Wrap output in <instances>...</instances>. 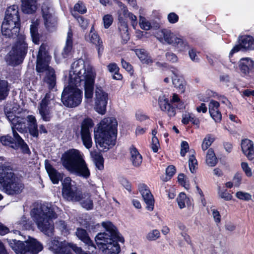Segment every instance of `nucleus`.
I'll use <instances>...</instances> for the list:
<instances>
[{
	"label": "nucleus",
	"instance_id": "nucleus-48",
	"mask_svg": "<svg viewBox=\"0 0 254 254\" xmlns=\"http://www.w3.org/2000/svg\"><path fill=\"white\" fill-rule=\"evenodd\" d=\"M74 10L81 14H84L87 11V8L84 3L81 1H78L74 6Z\"/></svg>",
	"mask_w": 254,
	"mask_h": 254
},
{
	"label": "nucleus",
	"instance_id": "nucleus-36",
	"mask_svg": "<svg viewBox=\"0 0 254 254\" xmlns=\"http://www.w3.org/2000/svg\"><path fill=\"white\" fill-rule=\"evenodd\" d=\"M80 201L82 206L86 210H92L93 208V200L89 193L83 194V198Z\"/></svg>",
	"mask_w": 254,
	"mask_h": 254
},
{
	"label": "nucleus",
	"instance_id": "nucleus-37",
	"mask_svg": "<svg viewBox=\"0 0 254 254\" xmlns=\"http://www.w3.org/2000/svg\"><path fill=\"white\" fill-rule=\"evenodd\" d=\"M218 160L213 149L209 148L206 156V163L211 167L215 166L217 163Z\"/></svg>",
	"mask_w": 254,
	"mask_h": 254
},
{
	"label": "nucleus",
	"instance_id": "nucleus-35",
	"mask_svg": "<svg viewBox=\"0 0 254 254\" xmlns=\"http://www.w3.org/2000/svg\"><path fill=\"white\" fill-rule=\"evenodd\" d=\"M8 83L6 80L0 79V100L5 99L9 94Z\"/></svg>",
	"mask_w": 254,
	"mask_h": 254
},
{
	"label": "nucleus",
	"instance_id": "nucleus-7",
	"mask_svg": "<svg viewBox=\"0 0 254 254\" xmlns=\"http://www.w3.org/2000/svg\"><path fill=\"white\" fill-rule=\"evenodd\" d=\"M21 19L19 6L13 4L8 6L1 26V31L4 37L16 36L20 31Z\"/></svg>",
	"mask_w": 254,
	"mask_h": 254
},
{
	"label": "nucleus",
	"instance_id": "nucleus-17",
	"mask_svg": "<svg viewBox=\"0 0 254 254\" xmlns=\"http://www.w3.org/2000/svg\"><path fill=\"white\" fill-rule=\"evenodd\" d=\"M241 75L246 78L254 76V61L250 58H241L238 62Z\"/></svg>",
	"mask_w": 254,
	"mask_h": 254
},
{
	"label": "nucleus",
	"instance_id": "nucleus-19",
	"mask_svg": "<svg viewBox=\"0 0 254 254\" xmlns=\"http://www.w3.org/2000/svg\"><path fill=\"white\" fill-rule=\"evenodd\" d=\"M139 190L147 205L146 208L149 211H152L154 209V199L148 187L143 184L139 186Z\"/></svg>",
	"mask_w": 254,
	"mask_h": 254
},
{
	"label": "nucleus",
	"instance_id": "nucleus-64",
	"mask_svg": "<svg viewBox=\"0 0 254 254\" xmlns=\"http://www.w3.org/2000/svg\"><path fill=\"white\" fill-rule=\"evenodd\" d=\"M242 181V175L241 173L237 172L235 174L233 178V182L235 186L239 187L241 184Z\"/></svg>",
	"mask_w": 254,
	"mask_h": 254
},
{
	"label": "nucleus",
	"instance_id": "nucleus-3",
	"mask_svg": "<svg viewBox=\"0 0 254 254\" xmlns=\"http://www.w3.org/2000/svg\"><path fill=\"white\" fill-rule=\"evenodd\" d=\"M118 122L113 117L104 118L94 129V140L97 147L104 152L115 145Z\"/></svg>",
	"mask_w": 254,
	"mask_h": 254
},
{
	"label": "nucleus",
	"instance_id": "nucleus-61",
	"mask_svg": "<svg viewBox=\"0 0 254 254\" xmlns=\"http://www.w3.org/2000/svg\"><path fill=\"white\" fill-rule=\"evenodd\" d=\"M189 55L190 58V59L195 62H198L199 61V58L196 55V51L195 49L192 48L190 49L189 51Z\"/></svg>",
	"mask_w": 254,
	"mask_h": 254
},
{
	"label": "nucleus",
	"instance_id": "nucleus-24",
	"mask_svg": "<svg viewBox=\"0 0 254 254\" xmlns=\"http://www.w3.org/2000/svg\"><path fill=\"white\" fill-rule=\"evenodd\" d=\"M241 148L243 153L249 159L254 158V146L252 140L247 138L243 139L241 141Z\"/></svg>",
	"mask_w": 254,
	"mask_h": 254
},
{
	"label": "nucleus",
	"instance_id": "nucleus-18",
	"mask_svg": "<svg viewBox=\"0 0 254 254\" xmlns=\"http://www.w3.org/2000/svg\"><path fill=\"white\" fill-rule=\"evenodd\" d=\"M72 71H70L69 74V80L70 79V77L72 78L73 80L76 78L79 77L80 79V82L82 79L83 78V76L85 74L84 70H87V68H85L84 61L82 59H79L74 61L71 65ZM91 67H89L90 68Z\"/></svg>",
	"mask_w": 254,
	"mask_h": 254
},
{
	"label": "nucleus",
	"instance_id": "nucleus-54",
	"mask_svg": "<svg viewBox=\"0 0 254 254\" xmlns=\"http://www.w3.org/2000/svg\"><path fill=\"white\" fill-rule=\"evenodd\" d=\"M218 193L219 196L226 201L231 200L233 198L232 195L228 192L226 189L224 190L219 191Z\"/></svg>",
	"mask_w": 254,
	"mask_h": 254
},
{
	"label": "nucleus",
	"instance_id": "nucleus-55",
	"mask_svg": "<svg viewBox=\"0 0 254 254\" xmlns=\"http://www.w3.org/2000/svg\"><path fill=\"white\" fill-rule=\"evenodd\" d=\"M241 167L247 177H251L252 176V169L247 162H242Z\"/></svg>",
	"mask_w": 254,
	"mask_h": 254
},
{
	"label": "nucleus",
	"instance_id": "nucleus-43",
	"mask_svg": "<svg viewBox=\"0 0 254 254\" xmlns=\"http://www.w3.org/2000/svg\"><path fill=\"white\" fill-rule=\"evenodd\" d=\"M139 24L142 29L148 30L151 28L150 23L147 21L146 18L142 16H139Z\"/></svg>",
	"mask_w": 254,
	"mask_h": 254
},
{
	"label": "nucleus",
	"instance_id": "nucleus-39",
	"mask_svg": "<svg viewBox=\"0 0 254 254\" xmlns=\"http://www.w3.org/2000/svg\"><path fill=\"white\" fill-rule=\"evenodd\" d=\"M70 248L76 254H96V252H95L96 250L90 249L88 251H84L81 247H77L75 244H71Z\"/></svg>",
	"mask_w": 254,
	"mask_h": 254
},
{
	"label": "nucleus",
	"instance_id": "nucleus-40",
	"mask_svg": "<svg viewBox=\"0 0 254 254\" xmlns=\"http://www.w3.org/2000/svg\"><path fill=\"white\" fill-rule=\"evenodd\" d=\"M214 138L211 137V134H207L203 139L201 144V148L203 151L207 150L214 141Z\"/></svg>",
	"mask_w": 254,
	"mask_h": 254
},
{
	"label": "nucleus",
	"instance_id": "nucleus-51",
	"mask_svg": "<svg viewBox=\"0 0 254 254\" xmlns=\"http://www.w3.org/2000/svg\"><path fill=\"white\" fill-rule=\"evenodd\" d=\"M187 198L185 192H181L177 198L178 204L181 209L185 207V199Z\"/></svg>",
	"mask_w": 254,
	"mask_h": 254
},
{
	"label": "nucleus",
	"instance_id": "nucleus-57",
	"mask_svg": "<svg viewBox=\"0 0 254 254\" xmlns=\"http://www.w3.org/2000/svg\"><path fill=\"white\" fill-rule=\"evenodd\" d=\"M159 146L160 144L158 138L157 137H152L151 149L154 153L158 152Z\"/></svg>",
	"mask_w": 254,
	"mask_h": 254
},
{
	"label": "nucleus",
	"instance_id": "nucleus-23",
	"mask_svg": "<svg viewBox=\"0 0 254 254\" xmlns=\"http://www.w3.org/2000/svg\"><path fill=\"white\" fill-rule=\"evenodd\" d=\"M219 103L214 100H212L209 104V113L216 123H220L222 120V115L219 110Z\"/></svg>",
	"mask_w": 254,
	"mask_h": 254
},
{
	"label": "nucleus",
	"instance_id": "nucleus-10",
	"mask_svg": "<svg viewBox=\"0 0 254 254\" xmlns=\"http://www.w3.org/2000/svg\"><path fill=\"white\" fill-rule=\"evenodd\" d=\"M6 37L17 38L9 53V64L14 65L21 64L25 59L28 51V44L25 41V36L19 31L16 36Z\"/></svg>",
	"mask_w": 254,
	"mask_h": 254
},
{
	"label": "nucleus",
	"instance_id": "nucleus-29",
	"mask_svg": "<svg viewBox=\"0 0 254 254\" xmlns=\"http://www.w3.org/2000/svg\"><path fill=\"white\" fill-rule=\"evenodd\" d=\"M158 34L160 36L159 38L160 41L164 40L166 43L171 45H173L174 40L176 37L170 30L166 29L161 30L160 33Z\"/></svg>",
	"mask_w": 254,
	"mask_h": 254
},
{
	"label": "nucleus",
	"instance_id": "nucleus-2",
	"mask_svg": "<svg viewBox=\"0 0 254 254\" xmlns=\"http://www.w3.org/2000/svg\"><path fill=\"white\" fill-rule=\"evenodd\" d=\"M102 225L106 232L99 233L95 238L99 250L104 254H119L121 252L119 242L124 244V238L111 222H103Z\"/></svg>",
	"mask_w": 254,
	"mask_h": 254
},
{
	"label": "nucleus",
	"instance_id": "nucleus-41",
	"mask_svg": "<svg viewBox=\"0 0 254 254\" xmlns=\"http://www.w3.org/2000/svg\"><path fill=\"white\" fill-rule=\"evenodd\" d=\"M19 224L22 226L23 229L30 230L32 228L33 223L29 219L23 216L19 221Z\"/></svg>",
	"mask_w": 254,
	"mask_h": 254
},
{
	"label": "nucleus",
	"instance_id": "nucleus-27",
	"mask_svg": "<svg viewBox=\"0 0 254 254\" xmlns=\"http://www.w3.org/2000/svg\"><path fill=\"white\" fill-rule=\"evenodd\" d=\"M38 0H21V10L24 13L32 14L36 10Z\"/></svg>",
	"mask_w": 254,
	"mask_h": 254
},
{
	"label": "nucleus",
	"instance_id": "nucleus-53",
	"mask_svg": "<svg viewBox=\"0 0 254 254\" xmlns=\"http://www.w3.org/2000/svg\"><path fill=\"white\" fill-rule=\"evenodd\" d=\"M29 133L31 136L33 137L38 138L39 136V130L38 129V125L34 126H28V127Z\"/></svg>",
	"mask_w": 254,
	"mask_h": 254
},
{
	"label": "nucleus",
	"instance_id": "nucleus-44",
	"mask_svg": "<svg viewBox=\"0 0 254 254\" xmlns=\"http://www.w3.org/2000/svg\"><path fill=\"white\" fill-rule=\"evenodd\" d=\"M70 244H69L68 245H66L63 243H62L59 251L57 252V254H72Z\"/></svg>",
	"mask_w": 254,
	"mask_h": 254
},
{
	"label": "nucleus",
	"instance_id": "nucleus-62",
	"mask_svg": "<svg viewBox=\"0 0 254 254\" xmlns=\"http://www.w3.org/2000/svg\"><path fill=\"white\" fill-rule=\"evenodd\" d=\"M176 171V168L173 165L169 166L166 169V173L167 176L170 179L175 174Z\"/></svg>",
	"mask_w": 254,
	"mask_h": 254
},
{
	"label": "nucleus",
	"instance_id": "nucleus-26",
	"mask_svg": "<svg viewBox=\"0 0 254 254\" xmlns=\"http://www.w3.org/2000/svg\"><path fill=\"white\" fill-rule=\"evenodd\" d=\"M89 41L96 46L98 57L100 58L104 49L102 40L97 33L89 34Z\"/></svg>",
	"mask_w": 254,
	"mask_h": 254
},
{
	"label": "nucleus",
	"instance_id": "nucleus-13",
	"mask_svg": "<svg viewBox=\"0 0 254 254\" xmlns=\"http://www.w3.org/2000/svg\"><path fill=\"white\" fill-rule=\"evenodd\" d=\"M82 159L78 150L70 149L62 155L61 161L63 166L70 172Z\"/></svg>",
	"mask_w": 254,
	"mask_h": 254
},
{
	"label": "nucleus",
	"instance_id": "nucleus-60",
	"mask_svg": "<svg viewBox=\"0 0 254 254\" xmlns=\"http://www.w3.org/2000/svg\"><path fill=\"white\" fill-rule=\"evenodd\" d=\"M135 117L136 120L140 122H142L149 119V117L148 116L143 114V113L141 111H138L136 112Z\"/></svg>",
	"mask_w": 254,
	"mask_h": 254
},
{
	"label": "nucleus",
	"instance_id": "nucleus-47",
	"mask_svg": "<svg viewBox=\"0 0 254 254\" xmlns=\"http://www.w3.org/2000/svg\"><path fill=\"white\" fill-rule=\"evenodd\" d=\"M74 16L77 19L80 27L83 29H86L89 24V20L85 18L83 16L79 15H74Z\"/></svg>",
	"mask_w": 254,
	"mask_h": 254
},
{
	"label": "nucleus",
	"instance_id": "nucleus-14",
	"mask_svg": "<svg viewBox=\"0 0 254 254\" xmlns=\"http://www.w3.org/2000/svg\"><path fill=\"white\" fill-rule=\"evenodd\" d=\"M85 74L82 81H84V97L86 99L91 100L93 98L95 80L96 74L92 67L88 68L87 70H84Z\"/></svg>",
	"mask_w": 254,
	"mask_h": 254
},
{
	"label": "nucleus",
	"instance_id": "nucleus-16",
	"mask_svg": "<svg viewBox=\"0 0 254 254\" xmlns=\"http://www.w3.org/2000/svg\"><path fill=\"white\" fill-rule=\"evenodd\" d=\"M95 93V109L99 114L104 115L106 112L108 94L101 86L96 87Z\"/></svg>",
	"mask_w": 254,
	"mask_h": 254
},
{
	"label": "nucleus",
	"instance_id": "nucleus-28",
	"mask_svg": "<svg viewBox=\"0 0 254 254\" xmlns=\"http://www.w3.org/2000/svg\"><path fill=\"white\" fill-rule=\"evenodd\" d=\"M238 42L244 49L252 50L254 49V38L251 35L240 36Z\"/></svg>",
	"mask_w": 254,
	"mask_h": 254
},
{
	"label": "nucleus",
	"instance_id": "nucleus-20",
	"mask_svg": "<svg viewBox=\"0 0 254 254\" xmlns=\"http://www.w3.org/2000/svg\"><path fill=\"white\" fill-rule=\"evenodd\" d=\"M45 167L53 184H58L60 181H63V174L60 173L54 168L47 159L45 161Z\"/></svg>",
	"mask_w": 254,
	"mask_h": 254
},
{
	"label": "nucleus",
	"instance_id": "nucleus-8",
	"mask_svg": "<svg viewBox=\"0 0 254 254\" xmlns=\"http://www.w3.org/2000/svg\"><path fill=\"white\" fill-rule=\"evenodd\" d=\"M80 83L79 77L73 79L70 77L68 84L64 87L61 96L63 104L69 108L76 107L81 103L83 92L77 86Z\"/></svg>",
	"mask_w": 254,
	"mask_h": 254
},
{
	"label": "nucleus",
	"instance_id": "nucleus-52",
	"mask_svg": "<svg viewBox=\"0 0 254 254\" xmlns=\"http://www.w3.org/2000/svg\"><path fill=\"white\" fill-rule=\"evenodd\" d=\"M236 196L241 200L246 201L250 200L252 197L250 193L241 191H237L236 193Z\"/></svg>",
	"mask_w": 254,
	"mask_h": 254
},
{
	"label": "nucleus",
	"instance_id": "nucleus-21",
	"mask_svg": "<svg viewBox=\"0 0 254 254\" xmlns=\"http://www.w3.org/2000/svg\"><path fill=\"white\" fill-rule=\"evenodd\" d=\"M70 173L76 176L88 179L90 176V172L85 160H82L71 170Z\"/></svg>",
	"mask_w": 254,
	"mask_h": 254
},
{
	"label": "nucleus",
	"instance_id": "nucleus-49",
	"mask_svg": "<svg viewBox=\"0 0 254 254\" xmlns=\"http://www.w3.org/2000/svg\"><path fill=\"white\" fill-rule=\"evenodd\" d=\"M114 18L112 15L107 14L105 15L103 17V21L104 23V27L105 28L107 29L112 24Z\"/></svg>",
	"mask_w": 254,
	"mask_h": 254
},
{
	"label": "nucleus",
	"instance_id": "nucleus-5",
	"mask_svg": "<svg viewBox=\"0 0 254 254\" xmlns=\"http://www.w3.org/2000/svg\"><path fill=\"white\" fill-rule=\"evenodd\" d=\"M47 45L42 43L37 55L36 70L38 73L46 72L44 81L48 84L49 88H53L56 84V75L54 69L50 64L51 56L47 49Z\"/></svg>",
	"mask_w": 254,
	"mask_h": 254
},
{
	"label": "nucleus",
	"instance_id": "nucleus-34",
	"mask_svg": "<svg viewBox=\"0 0 254 254\" xmlns=\"http://www.w3.org/2000/svg\"><path fill=\"white\" fill-rule=\"evenodd\" d=\"M173 84L180 93H184L186 90V82L182 77H175L172 80Z\"/></svg>",
	"mask_w": 254,
	"mask_h": 254
},
{
	"label": "nucleus",
	"instance_id": "nucleus-11",
	"mask_svg": "<svg viewBox=\"0 0 254 254\" xmlns=\"http://www.w3.org/2000/svg\"><path fill=\"white\" fill-rule=\"evenodd\" d=\"M94 126L93 120L89 117L84 118L80 123V126H75L72 130L75 136L81 137L83 144L87 149L92 146L91 129Z\"/></svg>",
	"mask_w": 254,
	"mask_h": 254
},
{
	"label": "nucleus",
	"instance_id": "nucleus-56",
	"mask_svg": "<svg viewBox=\"0 0 254 254\" xmlns=\"http://www.w3.org/2000/svg\"><path fill=\"white\" fill-rule=\"evenodd\" d=\"M189 145L188 143L186 141H183L181 142V148L180 154L182 157H184L186 155L187 152L189 151Z\"/></svg>",
	"mask_w": 254,
	"mask_h": 254
},
{
	"label": "nucleus",
	"instance_id": "nucleus-63",
	"mask_svg": "<svg viewBox=\"0 0 254 254\" xmlns=\"http://www.w3.org/2000/svg\"><path fill=\"white\" fill-rule=\"evenodd\" d=\"M120 33L128 31L127 23L124 20L120 21V24L118 27Z\"/></svg>",
	"mask_w": 254,
	"mask_h": 254
},
{
	"label": "nucleus",
	"instance_id": "nucleus-6",
	"mask_svg": "<svg viewBox=\"0 0 254 254\" xmlns=\"http://www.w3.org/2000/svg\"><path fill=\"white\" fill-rule=\"evenodd\" d=\"M0 185L7 194L12 196L21 193L24 187L12 168L6 165L0 166Z\"/></svg>",
	"mask_w": 254,
	"mask_h": 254
},
{
	"label": "nucleus",
	"instance_id": "nucleus-1",
	"mask_svg": "<svg viewBox=\"0 0 254 254\" xmlns=\"http://www.w3.org/2000/svg\"><path fill=\"white\" fill-rule=\"evenodd\" d=\"M17 105L7 104L4 107V114L11 125L13 137L9 134L0 137V142L4 146H9L14 150L20 149L24 154H31L27 144L17 132L24 133L27 131L26 119L19 111Z\"/></svg>",
	"mask_w": 254,
	"mask_h": 254
},
{
	"label": "nucleus",
	"instance_id": "nucleus-32",
	"mask_svg": "<svg viewBox=\"0 0 254 254\" xmlns=\"http://www.w3.org/2000/svg\"><path fill=\"white\" fill-rule=\"evenodd\" d=\"M172 45L176 47L180 52H185L189 47V43L186 40L178 37L175 38Z\"/></svg>",
	"mask_w": 254,
	"mask_h": 254
},
{
	"label": "nucleus",
	"instance_id": "nucleus-46",
	"mask_svg": "<svg viewBox=\"0 0 254 254\" xmlns=\"http://www.w3.org/2000/svg\"><path fill=\"white\" fill-rule=\"evenodd\" d=\"M160 237V233L157 229H154L150 231L146 235V239L149 241H155Z\"/></svg>",
	"mask_w": 254,
	"mask_h": 254
},
{
	"label": "nucleus",
	"instance_id": "nucleus-42",
	"mask_svg": "<svg viewBox=\"0 0 254 254\" xmlns=\"http://www.w3.org/2000/svg\"><path fill=\"white\" fill-rule=\"evenodd\" d=\"M189 166L190 170L192 173L195 172V169L197 168V161L194 155L190 156L189 159Z\"/></svg>",
	"mask_w": 254,
	"mask_h": 254
},
{
	"label": "nucleus",
	"instance_id": "nucleus-50",
	"mask_svg": "<svg viewBox=\"0 0 254 254\" xmlns=\"http://www.w3.org/2000/svg\"><path fill=\"white\" fill-rule=\"evenodd\" d=\"M63 242H61L58 240H54L51 241L50 245V249L55 254H57V252L59 251L61 245Z\"/></svg>",
	"mask_w": 254,
	"mask_h": 254
},
{
	"label": "nucleus",
	"instance_id": "nucleus-33",
	"mask_svg": "<svg viewBox=\"0 0 254 254\" xmlns=\"http://www.w3.org/2000/svg\"><path fill=\"white\" fill-rule=\"evenodd\" d=\"M42 16L44 20V23L46 28L50 30L51 28L55 26V21L53 19L52 14L49 11H45L43 9H42Z\"/></svg>",
	"mask_w": 254,
	"mask_h": 254
},
{
	"label": "nucleus",
	"instance_id": "nucleus-22",
	"mask_svg": "<svg viewBox=\"0 0 254 254\" xmlns=\"http://www.w3.org/2000/svg\"><path fill=\"white\" fill-rule=\"evenodd\" d=\"M76 235L79 240L83 242L88 250L90 249L96 250V247L93 241L89 237L87 231L81 228H78L76 230Z\"/></svg>",
	"mask_w": 254,
	"mask_h": 254
},
{
	"label": "nucleus",
	"instance_id": "nucleus-38",
	"mask_svg": "<svg viewBox=\"0 0 254 254\" xmlns=\"http://www.w3.org/2000/svg\"><path fill=\"white\" fill-rule=\"evenodd\" d=\"M93 159L96 167L99 170H103L104 159L102 155L98 153H96L93 157Z\"/></svg>",
	"mask_w": 254,
	"mask_h": 254
},
{
	"label": "nucleus",
	"instance_id": "nucleus-4",
	"mask_svg": "<svg viewBox=\"0 0 254 254\" xmlns=\"http://www.w3.org/2000/svg\"><path fill=\"white\" fill-rule=\"evenodd\" d=\"M33 217L39 229L49 237L54 235V224L53 219L58 217L54 208L48 205H41L39 208H34Z\"/></svg>",
	"mask_w": 254,
	"mask_h": 254
},
{
	"label": "nucleus",
	"instance_id": "nucleus-12",
	"mask_svg": "<svg viewBox=\"0 0 254 254\" xmlns=\"http://www.w3.org/2000/svg\"><path fill=\"white\" fill-rule=\"evenodd\" d=\"M62 195L64 198L76 201H79L83 198L82 193L70 177H65L62 182Z\"/></svg>",
	"mask_w": 254,
	"mask_h": 254
},
{
	"label": "nucleus",
	"instance_id": "nucleus-25",
	"mask_svg": "<svg viewBox=\"0 0 254 254\" xmlns=\"http://www.w3.org/2000/svg\"><path fill=\"white\" fill-rule=\"evenodd\" d=\"M130 154V160L132 165L135 167H139L142 162V156L139 152L137 149L132 145L129 148Z\"/></svg>",
	"mask_w": 254,
	"mask_h": 254
},
{
	"label": "nucleus",
	"instance_id": "nucleus-9",
	"mask_svg": "<svg viewBox=\"0 0 254 254\" xmlns=\"http://www.w3.org/2000/svg\"><path fill=\"white\" fill-rule=\"evenodd\" d=\"M9 247L16 254H38L43 249L42 244L37 239L28 237L25 241L7 239Z\"/></svg>",
	"mask_w": 254,
	"mask_h": 254
},
{
	"label": "nucleus",
	"instance_id": "nucleus-58",
	"mask_svg": "<svg viewBox=\"0 0 254 254\" xmlns=\"http://www.w3.org/2000/svg\"><path fill=\"white\" fill-rule=\"evenodd\" d=\"M168 20L170 23L174 24L179 21V16L175 12H171L168 15Z\"/></svg>",
	"mask_w": 254,
	"mask_h": 254
},
{
	"label": "nucleus",
	"instance_id": "nucleus-31",
	"mask_svg": "<svg viewBox=\"0 0 254 254\" xmlns=\"http://www.w3.org/2000/svg\"><path fill=\"white\" fill-rule=\"evenodd\" d=\"M135 52L142 64H149L153 63V60L144 49H136Z\"/></svg>",
	"mask_w": 254,
	"mask_h": 254
},
{
	"label": "nucleus",
	"instance_id": "nucleus-59",
	"mask_svg": "<svg viewBox=\"0 0 254 254\" xmlns=\"http://www.w3.org/2000/svg\"><path fill=\"white\" fill-rule=\"evenodd\" d=\"M121 64L122 67L125 68L127 71L129 72L133 71V67L129 63L126 61L124 59H121Z\"/></svg>",
	"mask_w": 254,
	"mask_h": 254
},
{
	"label": "nucleus",
	"instance_id": "nucleus-45",
	"mask_svg": "<svg viewBox=\"0 0 254 254\" xmlns=\"http://www.w3.org/2000/svg\"><path fill=\"white\" fill-rule=\"evenodd\" d=\"M39 113L44 121H50L51 119L50 112L49 108L39 109Z\"/></svg>",
	"mask_w": 254,
	"mask_h": 254
},
{
	"label": "nucleus",
	"instance_id": "nucleus-15",
	"mask_svg": "<svg viewBox=\"0 0 254 254\" xmlns=\"http://www.w3.org/2000/svg\"><path fill=\"white\" fill-rule=\"evenodd\" d=\"M179 102H181L182 105L183 104L178 95L176 93L173 94L172 98L170 101L164 96L162 98L159 97L158 100V105L161 110L166 112L170 118L175 116L176 114V107L172 105V104Z\"/></svg>",
	"mask_w": 254,
	"mask_h": 254
},
{
	"label": "nucleus",
	"instance_id": "nucleus-30",
	"mask_svg": "<svg viewBox=\"0 0 254 254\" xmlns=\"http://www.w3.org/2000/svg\"><path fill=\"white\" fill-rule=\"evenodd\" d=\"M39 23L37 21L33 22L30 25V34L32 42L36 45L39 44L40 35L38 32Z\"/></svg>",
	"mask_w": 254,
	"mask_h": 254
}]
</instances>
